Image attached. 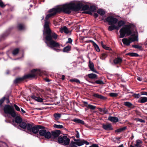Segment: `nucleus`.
<instances>
[{"label": "nucleus", "instance_id": "nucleus-1", "mask_svg": "<svg viewBox=\"0 0 147 147\" xmlns=\"http://www.w3.org/2000/svg\"><path fill=\"white\" fill-rule=\"evenodd\" d=\"M45 24L44 28L45 33L47 34L45 37L47 41H50L51 45L54 46L59 47V43L56 42L52 39L53 38L56 39L57 38L58 35L55 32H52L51 30L49 28L51 24L50 21L49 20H45Z\"/></svg>", "mask_w": 147, "mask_h": 147}, {"label": "nucleus", "instance_id": "nucleus-2", "mask_svg": "<svg viewBox=\"0 0 147 147\" xmlns=\"http://www.w3.org/2000/svg\"><path fill=\"white\" fill-rule=\"evenodd\" d=\"M80 5H76V1H74L71 2L69 3H67L63 5L61 7L56 8L57 10L59 9L58 13L63 11L65 13L69 14L71 12V10H73L75 11H78V9L80 8Z\"/></svg>", "mask_w": 147, "mask_h": 147}, {"label": "nucleus", "instance_id": "nucleus-3", "mask_svg": "<svg viewBox=\"0 0 147 147\" xmlns=\"http://www.w3.org/2000/svg\"><path fill=\"white\" fill-rule=\"evenodd\" d=\"M40 70L34 69L31 71V73L25 75L23 77L16 78L14 81V82L17 83L23 81L24 79L34 78L36 75L40 74Z\"/></svg>", "mask_w": 147, "mask_h": 147}, {"label": "nucleus", "instance_id": "nucleus-4", "mask_svg": "<svg viewBox=\"0 0 147 147\" xmlns=\"http://www.w3.org/2000/svg\"><path fill=\"white\" fill-rule=\"evenodd\" d=\"M131 26L129 24L125 25L119 31L120 37L123 38L125 34L127 36L130 35L131 34Z\"/></svg>", "mask_w": 147, "mask_h": 147}, {"label": "nucleus", "instance_id": "nucleus-5", "mask_svg": "<svg viewBox=\"0 0 147 147\" xmlns=\"http://www.w3.org/2000/svg\"><path fill=\"white\" fill-rule=\"evenodd\" d=\"M3 110L5 114L10 115L13 117H15L16 116V112L12 106L9 105H6L4 107Z\"/></svg>", "mask_w": 147, "mask_h": 147}, {"label": "nucleus", "instance_id": "nucleus-6", "mask_svg": "<svg viewBox=\"0 0 147 147\" xmlns=\"http://www.w3.org/2000/svg\"><path fill=\"white\" fill-rule=\"evenodd\" d=\"M138 41V36L136 34V36L133 37H130L128 38H124L122 39L123 43L127 46H129L131 42L135 41Z\"/></svg>", "mask_w": 147, "mask_h": 147}, {"label": "nucleus", "instance_id": "nucleus-7", "mask_svg": "<svg viewBox=\"0 0 147 147\" xmlns=\"http://www.w3.org/2000/svg\"><path fill=\"white\" fill-rule=\"evenodd\" d=\"M58 141L60 144H63L64 145H67L69 144L70 139L67 138L66 136L64 135L59 136L58 138Z\"/></svg>", "mask_w": 147, "mask_h": 147}, {"label": "nucleus", "instance_id": "nucleus-8", "mask_svg": "<svg viewBox=\"0 0 147 147\" xmlns=\"http://www.w3.org/2000/svg\"><path fill=\"white\" fill-rule=\"evenodd\" d=\"M59 11V9H57V10L56 8H53L52 9H50L48 11L50 13L47 14L46 16L45 20H48L49 18L55 15L58 13V11Z\"/></svg>", "mask_w": 147, "mask_h": 147}, {"label": "nucleus", "instance_id": "nucleus-9", "mask_svg": "<svg viewBox=\"0 0 147 147\" xmlns=\"http://www.w3.org/2000/svg\"><path fill=\"white\" fill-rule=\"evenodd\" d=\"M107 21L109 25H113L117 22L118 20L113 17L109 16L107 18Z\"/></svg>", "mask_w": 147, "mask_h": 147}, {"label": "nucleus", "instance_id": "nucleus-10", "mask_svg": "<svg viewBox=\"0 0 147 147\" xmlns=\"http://www.w3.org/2000/svg\"><path fill=\"white\" fill-rule=\"evenodd\" d=\"M47 41H46L45 42L48 46L52 48L53 50L56 51L57 52H59L60 51H61V50L59 49L60 48V47L61 46L62 47V45H60L59 44V45H60L59 47L54 46L53 45H50V41H49V42L48 43Z\"/></svg>", "mask_w": 147, "mask_h": 147}, {"label": "nucleus", "instance_id": "nucleus-11", "mask_svg": "<svg viewBox=\"0 0 147 147\" xmlns=\"http://www.w3.org/2000/svg\"><path fill=\"white\" fill-rule=\"evenodd\" d=\"M60 131L59 130H56L52 131L51 132V140H54L58 137L60 134Z\"/></svg>", "mask_w": 147, "mask_h": 147}, {"label": "nucleus", "instance_id": "nucleus-12", "mask_svg": "<svg viewBox=\"0 0 147 147\" xmlns=\"http://www.w3.org/2000/svg\"><path fill=\"white\" fill-rule=\"evenodd\" d=\"M80 5V9H78V11L81 9H82L83 10H87L89 8V7L88 5H84L80 2L76 1V5Z\"/></svg>", "mask_w": 147, "mask_h": 147}, {"label": "nucleus", "instance_id": "nucleus-13", "mask_svg": "<svg viewBox=\"0 0 147 147\" xmlns=\"http://www.w3.org/2000/svg\"><path fill=\"white\" fill-rule=\"evenodd\" d=\"M44 128V127H43L41 125H37L36 126H33L32 130L31 131V132L33 133L36 134L37 133L38 131H39V129H43Z\"/></svg>", "mask_w": 147, "mask_h": 147}, {"label": "nucleus", "instance_id": "nucleus-14", "mask_svg": "<svg viewBox=\"0 0 147 147\" xmlns=\"http://www.w3.org/2000/svg\"><path fill=\"white\" fill-rule=\"evenodd\" d=\"M102 128L105 130L109 131L113 129L111 125L110 124L106 123L102 125Z\"/></svg>", "mask_w": 147, "mask_h": 147}, {"label": "nucleus", "instance_id": "nucleus-15", "mask_svg": "<svg viewBox=\"0 0 147 147\" xmlns=\"http://www.w3.org/2000/svg\"><path fill=\"white\" fill-rule=\"evenodd\" d=\"M31 97L33 99L38 102H42L43 99L39 96H36L35 95H32L31 96Z\"/></svg>", "mask_w": 147, "mask_h": 147}, {"label": "nucleus", "instance_id": "nucleus-16", "mask_svg": "<svg viewBox=\"0 0 147 147\" xmlns=\"http://www.w3.org/2000/svg\"><path fill=\"white\" fill-rule=\"evenodd\" d=\"M89 67L90 69L92 71L97 73L96 70L94 69V65L93 63L90 61H89Z\"/></svg>", "mask_w": 147, "mask_h": 147}, {"label": "nucleus", "instance_id": "nucleus-17", "mask_svg": "<svg viewBox=\"0 0 147 147\" xmlns=\"http://www.w3.org/2000/svg\"><path fill=\"white\" fill-rule=\"evenodd\" d=\"M33 123H28L27 124L26 128L28 131L29 132H31V131L34 126Z\"/></svg>", "mask_w": 147, "mask_h": 147}, {"label": "nucleus", "instance_id": "nucleus-18", "mask_svg": "<svg viewBox=\"0 0 147 147\" xmlns=\"http://www.w3.org/2000/svg\"><path fill=\"white\" fill-rule=\"evenodd\" d=\"M72 121L79 124H81L82 125H84V121L79 119L75 118L72 120Z\"/></svg>", "mask_w": 147, "mask_h": 147}, {"label": "nucleus", "instance_id": "nucleus-19", "mask_svg": "<svg viewBox=\"0 0 147 147\" xmlns=\"http://www.w3.org/2000/svg\"><path fill=\"white\" fill-rule=\"evenodd\" d=\"M60 31L61 33L64 32L65 33L68 34L69 32V31L66 26H64L60 29Z\"/></svg>", "mask_w": 147, "mask_h": 147}, {"label": "nucleus", "instance_id": "nucleus-20", "mask_svg": "<svg viewBox=\"0 0 147 147\" xmlns=\"http://www.w3.org/2000/svg\"><path fill=\"white\" fill-rule=\"evenodd\" d=\"M108 119L112 122H117L118 121V118L115 117H110Z\"/></svg>", "mask_w": 147, "mask_h": 147}, {"label": "nucleus", "instance_id": "nucleus-21", "mask_svg": "<svg viewBox=\"0 0 147 147\" xmlns=\"http://www.w3.org/2000/svg\"><path fill=\"white\" fill-rule=\"evenodd\" d=\"M75 141H76L77 145L78 146H81L84 144V140H75Z\"/></svg>", "mask_w": 147, "mask_h": 147}, {"label": "nucleus", "instance_id": "nucleus-22", "mask_svg": "<svg viewBox=\"0 0 147 147\" xmlns=\"http://www.w3.org/2000/svg\"><path fill=\"white\" fill-rule=\"evenodd\" d=\"M122 61V59L120 57H117L114 60V62L115 64H119Z\"/></svg>", "mask_w": 147, "mask_h": 147}, {"label": "nucleus", "instance_id": "nucleus-23", "mask_svg": "<svg viewBox=\"0 0 147 147\" xmlns=\"http://www.w3.org/2000/svg\"><path fill=\"white\" fill-rule=\"evenodd\" d=\"M45 128L44 127V128L43 129H41L39 130V133L41 136H44L47 131L45 130L44 129Z\"/></svg>", "mask_w": 147, "mask_h": 147}, {"label": "nucleus", "instance_id": "nucleus-24", "mask_svg": "<svg viewBox=\"0 0 147 147\" xmlns=\"http://www.w3.org/2000/svg\"><path fill=\"white\" fill-rule=\"evenodd\" d=\"M51 133L49 131H47L46 133L45 134L44 137L47 139H51Z\"/></svg>", "mask_w": 147, "mask_h": 147}, {"label": "nucleus", "instance_id": "nucleus-25", "mask_svg": "<svg viewBox=\"0 0 147 147\" xmlns=\"http://www.w3.org/2000/svg\"><path fill=\"white\" fill-rule=\"evenodd\" d=\"M114 29L118 30L119 28L115 25H111L108 28V30L110 31H112Z\"/></svg>", "mask_w": 147, "mask_h": 147}, {"label": "nucleus", "instance_id": "nucleus-26", "mask_svg": "<svg viewBox=\"0 0 147 147\" xmlns=\"http://www.w3.org/2000/svg\"><path fill=\"white\" fill-rule=\"evenodd\" d=\"M142 142L140 140H137L136 142V144L135 146L136 147H141Z\"/></svg>", "mask_w": 147, "mask_h": 147}, {"label": "nucleus", "instance_id": "nucleus-27", "mask_svg": "<svg viewBox=\"0 0 147 147\" xmlns=\"http://www.w3.org/2000/svg\"><path fill=\"white\" fill-rule=\"evenodd\" d=\"M15 118V121L16 123H20L22 121V118L20 116H16Z\"/></svg>", "mask_w": 147, "mask_h": 147}, {"label": "nucleus", "instance_id": "nucleus-28", "mask_svg": "<svg viewBox=\"0 0 147 147\" xmlns=\"http://www.w3.org/2000/svg\"><path fill=\"white\" fill-rule=\"evenodd\" d=\"M53 116L55 118V120H58L61 117V114L60 113H55L54 114Z\"/></svg>", "mask_w": 147, "mask_h": 147}, {"label": "nucleus", "instance_id": "nucleus-29", "mask_svg": "<svg viewBox=\"0 0 147 147\" xmlns=\"http://www.w3.org/2000/svg\"><path fill=\"white\" fill-rule=\"evenodd\" d=\"M93 96L95 97L100 99H104L105 98V97L100 95H99L97 94H93Z\"/></svg>", "mask_w": 147, "mask_h": 147}, {"label": "nucleus", "instance_id": "nucleus-30", "mask_svg": "<svg viewBox=\"0 0 147 147\" xmlns=\"http://www.w3.org/2000/svg\"><path fill=\"white\" fill-rule=\"evenodd\" d=\"M125 24V22L123 21H120L118 22V26H117V27L119 28L121 26H123Z\"/></svg>", "mask_w": 147, "mask_h": 147}, {"label": "nucleus", "instance_id": "nucleus-31", "mask_svg": "<svg viewBox=\"0 0 147 147\" xmlns=\"http://www.w3.org/2000/svg\"><path fill=\"white\" fill-rule=\"evenodd\" d=\"M147 101V98L146 97H142L140 98L138 102L140 103H144Z\"/></svg>", "mask_w": 147, "mask_h": 147}, {"label": "nucleus", "instance_id": "nucleus-32", "mask_svg": "<svg viewBox=\"0 0 147 147\" xmlns=\"http://www.w3.org/2000/svg\"><path fill=\"white\" fill-rule=\"evenodd\" d=\"M27 123L24 122H21L19 123V126L23 129H25L26 128Z\"/></svg>", "mask_w": 147, "mask_h": 147}, {"label": "nucleus", "instance_id": "nucleus-33", "mask_svg": "<svg viewBox=\"0 0 147 147\" xmlns=\"http://www.w3.org/2000/svg\"><path fill=\"white\" fill-rule=\"evenodd\" d=\"M126 128L127 127H121L115 130V131L116 132H120L125 130L126 129Z\"/></svg>", "mask_w": 147, "mask_h": 147}, {"label": "nucleus", "instance_id": "nucleus-34", "mask_svg": "<svg viewBox=\"0 0 147 147\" xmlns=\"http://www.w3.org/2000/svg\"><path fill=\"white\" fill-rule=\"evenodd\" d=\"M70 46H67L63 48V51L64 52H67L70 51Z\"/></svg>", "mask_w": 147, "mask_h": 147}, {"label": "nucleus", "instance_id": "nucleus-35", "mask_svg": "<svg viewBox=\"0 0 147 147\" xmlns=\"http://www.w3.org/2000/svg\"><path fill=\"white\" fill-rule=\"evenodd\" d=\"M18 28L20 30H22L24 29L25 26L22 24H19L17 26Z\"/></svg>", "mask_w": 147, "mask_h": 147}, {"label": "nucleus", "instance_id": "nucleus-36", "mask_svg": "<svg viewBox=\"0 0 147 147\" xmlns=\"http://www.w3.org/2000/svg\"><path fill=\"white\" fill-rule=\"evenodd\" d=\"M127 55L131 57H138V56L137 53H127Z\"/></svg>", "mask_w": 147, "mask_h": 147}, {"label": "nucleus", "instance_id": "nucleus-37", "mask_svg": "<svg viewBox=\"0 0 147 147\" xmlns=\"http://www.w3.org/2000/svg\"><path fill=\"white\" fill-rule=\"evenodd\" d=\"M88 76L89 78L91 79L94 78L97 76L96 75L94 74H88Z\"/></svg>", "mask_w": 147, "mask_h": 147}, {"label": "nucleus", "instance_id": "nucleus-38", "mask_svg": "<svg viewBox=\"0 0 147 147\" xmlns=\"http://www.w3.org/2000/svg\"><path fill=\"white\" fill-rule=\"evenodd\" d=\"M86 107L88 109H90L91 110H94L96 108V107L90 105H88L86 106Z\"/></svg>", "mask_w": 147, "mask_h": 147}, {"label": "nucleus", "instance_id": "nucleus-39", "mask_svg": "<svg viewBox=\"0 0 147 147\" xmlns=\"http://www.w3.org/2000/svg\"><path fill=\"white\" fill-rule=\"evenodd\" d=\"M97 12L101 16L104 15L105 13V11L101 9H98L97 11Z\"/></svg>", "mask_w": 147, "mask_h": 147}, {"label": "nucleus", "instance_id": "nucleus-40", "mask_svg": "<svg viewBox=\"0 0 147 147\" xmlns=\"http://www.w3.org/2000/svg\"><path fill=\"white\" fill-rule=\"evenodd\" d=\"M124 104L125 106L130 107H131L132 106V104L129 102H124Z\"/></svg>", "mask_w": 147, "mask_h": 147}, {"label": "nucleus", "instance_id": "nucleus-41", "mask_svg": "<svg viewBox=\"0 0 147 147\" xmlns=\"http://www.w3.org/2000/svg\"><path fill=\"white\" fill-rule=\"evenodd\" d=\"M93 45L94 48L96 49V51L98 52L100 51V49L98 45L94 42H93Z\"/></svg>", "mask_w": 147, "mask_h": 147}, {"label": "nucleus", "instance_id": "nucleus-42", "mask_svg": "<svg viewBox=\"0 0 147 147\" xmlns=\"http://www.w3.org/2000/svg\"><path fill=\"white\" fill-rule=\"evenodd\" d=\"M101 44L102 45V47L104 49L107 50H110L111 48L108 47H107L102 42H101Z\"/></svg>", "mask_w": 147, "mask_h": 147}, {"label": "nucleus", "instance_id": "nucleus-43", "mask_svg": "<svg viewBox=\"0 0 147 147\" xmlns=\"http://www.w3.org/2000/svg\"><path fill=\"white\" fill-rule=\"evenodd\" d=\"M77 144L76 142H71L69 146L70 147H77L76 146Z\"/></svg>", "mask_w": 147, "mask_h": 147}, {"label": "nucleus", "instance_id": "nucleus-44", "mask_svg": "<svg viewBox=\"0 0 147 147\" xmlns=\"http://www.w3.org/2000/svg\"><path fill=\"white\" fill-rule=\"evenodd\" d=\"M19 51V49H16L13 50L12 52V54L14 55H15L18 53Z\"/></svg>", "mask_w": 147, "mask_h": 147}, {"label": "nucleus", "instance_id": "nucleus-45", "mask_svg": "<svg viewBox=\"0 0 147 147\" xmlns=\"http://www.w3.org/2000/svg\"><path fill=\"white\" fill-rule=\"evenodd\" d=\"M53 127L61 129L63 128V126L61 125H57L56 124H55L53 125Z\"/></svg>", "mask_w": 147, "mask_h": 147}, {"label": "nucleus", "instance_id": "nucleus-46", "mask_svg": "<svg viewBox=\"0 0 147 147\" xmlns=\"http://www.w3.org/2000/svg\"><path fill=\"white\" fill-rule=\"evenodd\" d=\"M118 94L116 93H110L109 94V95L112 97H115L118 95Z\"/></svg>", "mask_w": 147, "mask_h": 147}, {"label": "nucleus", "instance_id": "nucleus-47", "mask_svg": "<svg viewBox=\"0 0 147 147\" xmlns=\"http://www.w3.org/2000/svg\"><path fill=\"white\" fill-rule=\"evenodd\" d=\"M107 55L106 54L103 53L100 57V58L102 59H104L107 57Z\"/></svg>", "mask_w": 147, "mask_h": 147}, {"label": "nucleus", "instance_id": "nucleus-48", "mask_svg": "<svg viewBox=\"0 0 147 147\" xmlns=\"http://www.w3.org/2000/svg\"><path fill=\"white\" fill-rule=\"evenodd\" d=\"M132 47L138 49H141L142 48V47L141 46H139L138 45H133L132 46Z\"/></svg>", "mask_w": 147, "mask_h": 147}, {"label": "nucleus", "instance_id": "nucleus-49", "mask_svg": "<svg viewBox=\"0 0 147 147\" xmlns=\"http://www.w3.org/2000/svg\"><path fill=\"white\" fill-rule=\"evenodd\" d=\"M96 9V7L94 6H91L90 8V10L92 11H94Z\"/></svg>", "mask_w": 147, "mask_h": 147}, {"label": "nucleus", "instance_id": "nucleus-50", "mask_svg": "<svg viewBox=\"0 0 147 147\" xmlns=\"http://www.w3.org/2000/svg\"><path fill=\"white\" fill-rule=\"evenodd\" d=\"M95 83L96 84H104V83L102 81H101V80H96L95 81Z\"/></svg>", "mask_w": 147, "mask_h": 147}, {"label": "nucleus", "instance_id": "nucleus-51", "mask_svg": "<svg viewBox=\"0 0 147 147\" xmlns=\"http://www.w3.org/2000/svg\"><path fill=\"white\" fill-rule=\"evenodd\" d=\"M5 5L3 3L1 0H0V7H4L5 6Z\"/></svg>", "mask_w": 147, "mask_h": 147}, {"label": "nucleus", "instance_id": "nucleus-52", "mask_svg": "<svg viewBox=\"0 0 147 147\" xmlns=\"http://www.w3.org/2000/svg\"><path fill=\"white\" fill-rule=\"evenodd\" d=\"M14 107L15 109L18 111H20V109L18 106L16 104H14Z\"/></svg>", "mask_w": 147, "mask_h": 147}, {"label": "nucleus", "instance_id": "nucleus-53", "mask_svg": "<svg viewBox=\"0 0 147 147\" xmlns=\"http://www.w3.org/2000/svg\"><path fill=\"white\" fill-rule=\"evenodd\" d=\"M5 99V97H3L0 100V106H1Z\"/></svg>", "mask_w": 147, "mask_h": 147}, {"label": "nucleus", "instance_id": "nucleus-54", "mask_svg": "<svg viewBox=\"0 0 147 147\" xmlns=\"http://www.w3.org/2000/svg\"><path fill=\"white\" fill-rule=\"evenodd\" d=\"M70 81L72 82H75L77 83H80L79 80L77 79L70 80Z\"/></svg>", "mask_w": 147, "mask_h": 147}, {"label": "nucleus", "instance_id": "nucleus-55", "mask_svg": "<svg viewBox=\"0 0 147 147\" xmlns=\"http://www.w3.org/2000/svg\"><path fill=\"white\" fill-rule=\"evenodd\" d=\"M136 120L137 121H139L141 123L145 122V121L144 120L139 118L136 119Z\"/></svg>", "mask_w": 147, "mask_h": 147}, {"label": "nucleus", "instance_id": "nucleus-56", "mask_svg": "<svg viewBox=\"0 0 147 147\" xmlns=\"http://www.w3.org/2000/svg\"><path fill=\"white\" fill-rule=\"evenodd\" d=\"M134 96L135 98H139L140 96V95L139 94H135L134 95Z\"/></svg>", "mask_w": 147, "mask_h": 147}, {"label": "nucleus", "instance_id": "nucleus-57", "mask_svg": "<svg viewBox=\"0 0 147 147\" xmlns=\"http://www.w3.org/2000/svg\"><path fill=\"white\" fill-rule=\"evenodd\" d=\"M72 40L71 38H69L68 39V41L67 42V43H71Z\"/></svg>", "mask_w": 147, "mask_h": 147}, {"label": "nucleus", "instance_id": "nucleus-58", "mask_svg": "<svg viewBox=\"0 0 147 147\" xmlns=\"http://www.w3.org/2000/svg\"><path fill=\"white\" fill-rule=\"evenodd\" d=\"M76 133H77V134H76V137L77 138H78L79 137V136H80L79 134L78 131H76Z\"/></svg>", "mask_w": 147, "mask_h": 147}, {"label": "nucleus", "instance_id": "nucleus-59", "mask_svg": "<svg viewBox=\"0 0 147 147\" xmlns=\"http://www.w3.org/2000/svg\"><path fill=\"white\" fill-rule=\"evenodd\" d=\"M89 147H98V146L97 144H93L91 146H90Z\"/></svg>", "mask_w": 147, "mask_h": 147}, {"label": "nucleus", "instance_id": "nucleus-60", "mask_svg": "<svg viewBox=\"0 0 147 147\" xmlns=\"http://www.w3.org/2000/svg\"><path fill=\"white\" fill-rule=\"evenodd\" d=\"M21 112L22 113H26L25 111L22 108L21 109Z\"/></svg>", "mask_w": 147, "mask_h": 147}, {"label": "nucleus", "instance_id": "nucleus-61", "mask_svg": "<svg viewBox=\"0 0 147 147\" xmlns=\"http://www.w3.org/2000/svg\"><path fill=\"white\" fill-rule=\"evenodd\" d=\"M105 109H100V111H101V112H103L104 113H105Z\"/></svg>", "mask_w": 147, "mask_h": 147}, {"label": "nucleus", "instance_id": "nucleus-62", "mask_svg": "<svg viewBox=\"0 0 147 147\" xmlns=\"http://www.w3.org/2000/svg\"><path fill=\"white\" fill-rule=\"evenodd\" d=\"M141 94L142 95H147V92H142Z\"/></svg>", "mask_w": 147, "mask_h": 147}, {"label": "nucleus", "instance_id": "nucleus-63", "mask_svg": "<svg viewBox=\"0 0 147 147\" xmlns=\"http://www.w3.org/2000/svg\"><path fill=\"white\" fill-rule=\"evenodd\" d=\"M137 79L138 80L140 81L142 80V79H141V78L140 77H138L137 78Z\"/></svg>", "mask_w": 147, "mask_h": 147}, {"label": "nucleus", "instance_id": "nucleus-64", "mask_svg": "<svg viewBox=\"0 0 147 147\" xmlns=\"http://www.w3.org/2000/svg\"><path fill=\"white\" fill-rule=\"evenodd\" d=\"M94 16L95 18H97L98 16V15L96 13H95L94 14Z\"/></svg>", "mask_w": 147, "mask_h": 147}]
</instances>
